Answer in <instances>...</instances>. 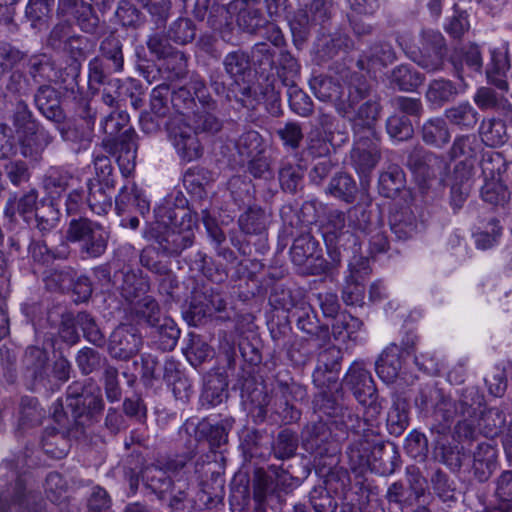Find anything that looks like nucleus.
<instances>
[{"instance_id":"2eb2a0df","label":"nucleus","mask_w":512,"mask_h":512,"mask_svg":"<svg viewBox=\"0 0 512 512\" xmlns=\"http://www.w3.org/2000/svg\"><path fill=\"white\" fill-rule=\"evenodd\" d=\"M352 163L360 176L368 175L380 159L379 148L375 136H355V144L351 151Z\"/></svg>"},{"instance_id":"c03bdc74","label":"nucleus","mask_w":512,"mask_h":512,"mask_svg":"<svg viewBox=\"0 0 512 512\" xmlns=\"http://www.w3.org/2000/svg\"><path fill=\"white\" fill-rule=\"evenodd\" d=\"M386 130L394 142H402L412 138L414 129L408 117L400 114L391 115L386 121Z\"/></svg>"},{"instance_id":"473e14b6","label":"nucleus","mask_w":512,"mask_h":512,"mask_svg":"<svg viewBox=\"0 0 512 512\" xmlns=\"http://www.w3.org/2000/svg\"><path fill=\"white\" fill-rule=\"evenodd\" d=\"M450 138L447 123L440 117L430 118L422 126V139L426 144L443 147Z\"/></svg>"},{"instance_id":"f8f14e48","label":"nucleus","mask_w":512,"mask_h":512,"mask_svg":"<svg viewBox=\"0 0 512 512\" xmlns=\"http://www.w3.org/2000/svg\"><path fill=\"white\" fill-rule=\"evenodd\" d=\"M444 56V38L440 32L434 30L423 31L418 51H411L412 60L428 72L442 69Z\"/></svg>"},{"instance_id":"052dcab7","label":"nucleus","mask_w":512,"mask_h":512,"mask_svg":"<svg viewBox=\"0 0 512 512\" xmlns=\"http://www.w3.org/2000/svg\"><path fill=\"white\" fill-rule=\"evenodd\" d=\"M160 342L165 350H172L178 342L180 337V330L177 328L172 319L164 318L162 323H159Z\"/></svg>"},{"instance_id":"37998d69","label":"nucleus","mask_w":512,"mask_h":512,"mask_svg":"<svg viewBox=\"0 0 512 512\" xmlns=\"http://www.w3.org/2000/svg\"><path fill=\"white\" fill-rule=\"evenodd\" d=\"M424 81V76L409 66L401 65L393 70L392 82L403 91H413Z\"/></svg>"},{"instance_id":"4d7b16f0","label":"nucleus","mask_w":512,"mask_h":512,"mask_svg":"<svg viewBox=\"0 0 512 512\" xmlns=\"http://www.w3.org/2000/svg\"><path fill=\"white\" fill-rule=\"evenodd\" d=\"M502 228L499 225V221L492 219L486 228V230L478 232L474 235L475 244L478 249L486 250L497 244L499 237L501 236Z\"/></svg>"},{"instance_id":"cd10ccee","label":"nucleus","mask_w":512,"mask_h":512,"mask_svg":"<svg viewBox=\"0 0 512 512\" xmlns=\"http://www.w3.org/2000/svg\"><path fill=\"white\" fill-rule=\"evenodd\" d=\"M151 52L164 58V68L171 73L172 78H181L185 75L187 69V57L182 51H173L166 55L164 48L161 47L160 40L157 37L149 38L147 42Z\"/></svg>"},{"instance_id":"79ce46f5","label":"nucleus","mask_w":512,"mask_h":512,"mask_svg":"<svg viewBox=\"0 0 512 512\" xmlns=\"http://www.w3.org/2000/svg\"><path fill=\"white\" fill-rule=\"evenodd\" d=\"M226 388V382L219 377L208 380L201 394L202 406L212 408L221 404L227 397Z\"/></svg>"},{"instance_id":"72a5a7b5","label":"nucleus","mask_w":512,"mask_h":512,"mask_svg":"<svg viewBox=\"0 0 512 512\" xmlns=\"http://www.w3.org/2000/svg\"><path fill=\"white\" fill-rule=\"evenodd\" d=\"M387 429L391 435L400 436L409 426V405L406 400L396 398L387 414Z\"/></svg>"},{"instance_id":"b1692460","label":"nucleus","mask_w":512,"mask_h":512,"mask_svg":"<svg viewBox=\"0 0 512 512\" xmlns=\"http://www.w3.org/2000/svg\"><path fill=\"white\" fill-rule=\"evenodd\" d=\"M186 95H188V93L184 89L171 93L170 86L168 84H159L153 88L151 92V110L156 116L163 117L168 113V103L171 101L179 113L178 116H181L182 111L180 110L181 107L178 104V100Z\"/></svg>"},{"instance_id":"69168bd1","label":"nucleus","mask_w":512,"mask_h":512,"mask_svg":"<svg viewBox=\"0 0 512 512\" xmlns=\"http://www.w3.org/2000/svg\"><path fill=\"white\" fill-rule=\"evenodd\" d=\"M392 104L396 110L406 117H420L423 112L422 103L418 98L399 96L392 100Z\"/></svg>"},{"instance_id":"2f4dec72","label":"nucleus","mask_w":512,"mask_h":512,"mask_svg":"<svg viewBox=\"0 0 512 512\" xmlns=\"http://www.w3.org/2000/svg\"><path fill=\"white\" fill-rule=\"evenodd\" d=\"M405 174L397 165H391L380 174L379 193L387 198H394L405 187Z\"/></svg>"},{"instance_id":"423d86ee","label":"nucleus","mask_w":512,"mask_h":512,"mask_svg":"<svg viewBox=\"0 0 512 512\" xmlns=\"http://www.w3.org/2000/svg\"><path fill=\"white\" fill-rule=\"evenodd\" d=\"M21 153L24 157L37 159L51 143L52 137L43 127L31 119L26 106H20L14 117Z\"/></svg>"},{"instance_id":"c9c22d12","label":"nucleus","mask_w":512,"mask_h":512,"mask_svg":"<svg viewBox=\"0 0 512 512\" xmlns=\"http://www.w3.org/2000/svg\"><path fill=\"white\" fill-rule=\"evenodd\" d=\"M482 142L490 147L503 145L507 140L506 124L501 119H484L479 128Z\"/></svg>"},{"instance_id":"e433bc0d","label":"nucleus","mask_w":512,"mask_h":512,"mask_svg":"<svg viewBox=\"0 0 512 512\" xmlns=\"http://www.w3.org/2000/svg\"><path fill=\"white\" fill-rule=\"evenodd\" d=\"M458 94L459 91L452 81L435 79L428 86L426 99L432 105L441 107L444 103L454 99Z\"/></svg>"},{"instance_id":"bf43d9fd","label":"nucleus","mask_w":512,"mask_h":512,"mask_svg":"<svg viewBox=\"0 0 512 512\" xmlns=\"http://www.w3.org/2000/svg\"><path fill=\"white\" fill-rule=\"evenodd\" d=\"M496 455L497 451L493 445L488 442L478 443L473 452L474 467L476 469L485 467L490 470L495 464Z\"/></svg>"},{"instance_id":"aec40b11","label":"nucleus","mask_w":512,"mask_h":512,"mask_svg":"<svg viewBox=\"0 0 512 512\" xmlns=\"http://www.w3.org/2000/svg\"><path fill=\"white\" fill-rule=\"evenodd\" d=\"M402 355L400 347L389 344L381 353L375 363V370L378 377L386 384L393 383L402 369Z\"/></svg>"},{"instance_id":"a211bd4d","label":"nucleus","mask_w":512,"mask_h":512,"mask_svg":"<svg viewBox=\"0 0 512 512\" xmlns=\"http://www.w3.org/2000/svg\"><path fill=\"white\" fill-rule=\"evenodd\" d=\"M367 92H369V90ZM367 95L368 93H366L363 100L366 98ZM359 103L360 100L355 104L352 113H350L349 115L342 116L348 118L353 123L355 136H375L373 125L379 116L380 105L376 99L372 98L366 100L360 106H358Z\"/></svg>"},{"instance_id":"0eeeda50","label":"nucleus","mask_w":512,"mask_h":512,"mask_svg":"<svg viewBox=\"0 0 512 512\" xmlns=\"http://www.w3.org/2000/svg\"><path fill=\"white\" fill-rule=\"evenodd\" d=\"M168 140L182 162L189 163L203 155V146L197 131L187 122V117H174L168 125Z\"/></svg>"},{"instance_id":"864d4df0","label":"nucleus","mask_w":512,"mask_h":512,"mask_svg":"<svg viewBox=\"0 0 512 512\" xmlns=\"http://www.w3.org/2000/svg\"><path fill=\"white\" fill-rule=\"evenodd\" d=\"M110 88L115 89V93L118 97H129L132 100V104L137 107L140 101L139 95L141 94V84L138 80L128 78L125 81L120 79H112L108 82Z\"/></svg>"},{"instance_id":"09e8293b","label":"nucleus","mask_w":512,"mask_h":512,"mask_svg":"<svg viewBox=\"0 0 512 512\" xmlns=\"http://www.w3.org/2000/svg\"><path fill=\"white\" fill-rule=\"evenodd\" d=\"M298 447L297 435L289 429L279 432L273 445V452L278 459H287L292 457Z\"/></svg>"},{"instance_id":"4be33fe9","label":"nucleus","mask_w":512,"mask_h":512,"mask_svg":"<svg viewBox=\"0 0 512 512\" xmlns=\"http://www.w3.org/2000/svg\"><path fill=\"white\" fill-rule=\"evenodd\" d=\"M361 269H356L355 265H350V274L346 278V283L342 291V299L346 305L360 306L363 303L365 288L360 280L368 275L366 261L361 260Z\"/></svg>"},{"instance_id":"4468645a","label":"nucleus","mask_w":512,"mask_h":512,"mask_svg":"<svg viewBox=\"0 0 512 512\" xmlns=\"http://www.w3.org/2000/svg\"><path fill=\"white\" fill-rule=\"evenodd\" d=\"M384 454V445L380 443H372L366 439H360L353 444L347 450V456L351 469L363 470L369 468L372 471H380L381 473H391L393 469L383 468L381 470V463H378L382 459Z\"/></svg>"},{"instance_id":"f257e3e1","label":"nucleus","mask_w":512,"mask_h":512,"mask_svg":"<svg viewBox=\"0 0 512 512\" xmlns=\"http://www.w3.org/2000/svg\"><path fill=\"white\" fill-rule=\"evenodd\" d=\"M436 404L432 418L438 424V431L444 432L459 415L455 429L460 438H473L476 427L482 428L486 435L493 436L505 425L506 417L498 408L483 409V396L475 388H467L458 403L435 391Z\"/></svg>"},{"instance_id":"ea45409f","label":"nucleus","mask_w":512,"mask_h":512,"mask_svg":"<svg viewBox=\"0 0 512 512\" xmlns=\"http://www.w3.org/2000/svg\"><path fill=\"white\" fill-rule=\"evenodd\" d=\"M74 180L75 179L68 170L59 167H52L48 170L45 176L44 187L51 196H60L62 192L72 185Z\"/></svg>"},{"instance_id":"0e129e2a","label":"nucleus","mask_w":512,"mask_h":512,"mask_svg":"<svg viewBox=\"0 0 512 512\" xmlns=\"http://www.w3.org/2000/svg\"><path fill=\"white\" fill-rule=\"evenodd\" d=\"M302 178V171L299 166L283 165L279 170V181L284 190L293 192Z\"/></svg>"},{"instance_id":"7c9ffc66","label":"nucleus","mask_w":512,"mask_h":512,"mask_svg":"<svg viewBox=\"0 0 512 512\" xmlns=\"http://www.w3.org/2000/svg\"><path fill=\"white\" fill-rule=\"evenodd\" d=\"M395 60V53L389 44H378L370 49L358 60V67L361 70L376 71L377 69L391 64Z\"/></svg>"},{"instance_id":"680f3d73","label":"nucleus","mask_w":512,"mask_h":512,"mask_svg":"<svg viewBox=\"0 0 512 512\" xmlns=\"http://www.w3.org/2000/svg\"><path fill=\"white\" fill-rule=\"evenodd\" d=\"M113 72L111 65H106L103 59L93 58L88 64V82L90 88L94 85L99 86L104 83L107 74Z\"/></svg>"},{"instance_id":"a878e982","label":"nucleus","mask_w":512,"mask_h":512,"mask_svg":"<svg viewBox=\"0 0 512 512\" xmlns=\"http://www.w3.org/2000/svg\"><path fill=\"white\" fill-rule=\"evenodd\" d=\"M415 177L422 184L436 177L437 173L442 169L444 162L433 153L424 152L422 154L412 155L408 162Z\"/></svg>"},{"instance_id":"1a4fd4ad","label":"nucleus","mask_w":512,"mask_h":512,"mask_svg":"<svg viewBox=\"0 0 512 512\" xmlns=\"http://www.w3.org/2000/svg\"><path fill=\"white\" fill-rule=\"evenodd\" d=\"M319 244L310 235L296 238L290 249L292 262L303 274L320 275L327 273L330 264L318 253Z\"/></svg>"},{"instance_id":"9b49d317","label":"nucleus","mask_w":512,"mask_h":512,"mask_svg":"<svg viewBox=\"0 0 512 512\" xmlns=\"http://www.w3.org/2000/svg\"><path fill=\"white\" fill-rule=\"evenodd\" d=\"M480 147L481 145L475 135H460L454 139L450 155L454 159L463 158V160L455 167L456 184L452 187V192L455 191L458 184L464 186L465 190L468 189L469 181L474 175L472 160L476 157Z\"/></svg>"},{"instance_id":"39448f33","label":"nucleus","mask_w":512,"mask_h":512,"mask_svg":"<svg viewBox=\"0 0 512 512\" xmlns=\"http://www.w3.org/2000/svg\"><path fill=\"white\" fill-rule=\"evenodd\" d=\"M66 239L79 243L81 253L86 257L97 258L106 251L108 234L98 223L87 218H79L69 223Z\"/></svg>"},{"instance_id":"603ef678","label":"nucleus","mask_w":512,"mask_h":512,"mask_svg":"<svg viewBox=\"0 0 512 512\" xmlns=\"http://www.w3.org/2000/svg\"><path fill=\"white\" fill-rule=\"evenodd\" d=\"M127 189L128 187L124 186L116 198L117 208L120 209L121 205L132 204L137 207L141 215L148 213L150 210V202L145 195L134 185L131 187V194L127 192Z\"/></svg>"},{"instance_id":"338daca9","label":"nucleus","mask_w":512,"mask_h":512,"mask_svg":"<svg viewBox=\"0 0 512 512\" xmlns=\"http://www.w3.org/2000/svg\"><path fill=\"white\" fill-rule=\"evenodd\" d=\"M503 182L486 181L481 190V196L485 202L498 205L506 199V189Z\"/></svg>"},{"instance_id":"774afa93","label":"nucleus","mask_w":512,"mask_h":512,"mask_svg":"<svg viewBox=\"0 0 512 512\" xmlns=\"http://www.w3.org/2000/svg\"><path fill=\"white\" fill-rule=\"evenodd\" d=\"M196 131L216 133L221 129V121L209 112H197L194 114Z\"/></svg>"},{"instance_id":"c756f323","label":"nucleus","mask_w":512,"mask_h":512,"mask_svg":"<svg viewBox=\"0 0 512 512\" xmlns=\"http://www.w3.org/2000/svg\"><path fill=\"white\" fill-rule=\"evenodd\" d=\"M35 104L47 119L54 122H60L63 119L58 94L54 88L41 86L35 95Z\"/></svg>"},{"instance_id":"f3484780","label":"nucleus","mask_w":512,"mask_h":512,"mask_svg":"<svg viewBox=\"0 0 512 512\" xmlns=\"http://www.w3.org/2000/svg\"><path fill=\"white\" fill-rule=\"evenodd\" d=\"M332 335L336 341L345 344L347 349L363 344L367 339L363 322L350 314H342L335 319Z\"/></svg>"},{"instance_id":"ddd939ff","label":"nucleus","mask_w":512,"mask_h":512,"mask_svg":"<svg viewBox=\"0 0 512 512\" xmlns=\"http://www.w3.org/2000/svg\"><path fill=\"white\" fill-rule=\"evenodd\" d=\"M186 457L167 463L163 469L157 465L147 466L141 473L142 481L150 488L160 499H165L168 495L171 499L180 501L182 496L173 493L174 485L168 472H174L186 464Z\"/></svg>"},{"instance_id":"dca6fc26","label":"nucleus","mask_w":512,"mask_h":512,"mask_svg":"<svg viewBox=\"0 0 512 512\" xmlns=\"http://www.w3.org/2000/svg\"><path fill=\"white\" fill-rule=\"evenodd\" d=\"M142 339L137 329L131 325H120L110 336L109 353L117 359H128L135 355L141 346Z\"/></svg>"},{"instance_id":"5fc2aeb1","label":"nucleus","mask_w":512,"mask_h":512,"mask_svg":"<svg viewBox=\"0 0 512 512\" xmlns=\"http://www.w3.org/2000/svg\"><path fill=\"white\" fill-rule=\"evenodd\" d=\"M224 67L227 74L237 81L239 77L249 70V58L244 52H231L224 59Z\"/></svg>"},{"instance_id":"58836bf2","label":"nucleus","mask_w":512,"mask_h":512,"mask_svg":"<svg viewBox=\"0 0 512 512\" xmlns=\"http://www.w3.org/2000/svg\"><path fill=\"white\" fill-rule=\"evenodd\" d=\"M357 186L352 177L346 173L335 175L327 188V193L335 198H339L347 203L355 199Z\"/></svg>"},{"instance_id":"f03ea898","label":"nucleus","mask_w":512,"mask_h":512,"mask_svg":"<svg viewBox=\"0 0 512 512\" xmlns=\"http://www.w3.org/2000/svg\"><path fill=\"white\" fill-rule=\"evenodd\" d=\"M155 223L144 231V237L155 240L167 256H177L192 246L195 218L184 208L161 204L154 210Z\"/></svg>"},{"instance_id":"20e7f679","label":"nucleus","mask_w":512,"mask_h":512,"mask_svg":"<svg viewBox=\"0 0 512 512\" xmlns=\"http://www.w3.org/2000/svg\"><path fill=\"white\" fill-rule=\"evenodd\" d=\"M344 382L364 407V420L368 425L373 426L381 413L382 406L378 401L374 380L365 363L354 361L344 377Z\"/></svg>"},{"instance_id":"de8ad7c7","label":"nucleus","mask_w":512,"mask_h":512,"mask_svg":"<svg viewBox=\"0 0 512 512\" xmlns=\"http://www.w3.org/2000/svg\"><path fill=\"white\" fill-rule=\"evenodd\" d=\"M48 359L45 349L39 347H29L25 353V362L28 371L36 381H42L46 376L45 365Z\"/></svg>"},{"instance_id":"13d9d810","label":"nucleus","mask_w":512,"mask_h":512,"mask_svg":"<svg viewBox=\"0 0 512 512\" xmlns=\"http://www.w3.org/2000/svg\"><path fill=\"white\" fill-rule=\"evenodd\" d=\"M136 312L151 326L160 323V309L157 302L151 296H144L136 304Z\"/></svg>"},{"instance_id":"a19ab883","label":"nucleus","mask_w":512,"mask_h":512,"mask_svg":"<svg viewBox=\"0 0 512 512\" xmlns=\"http://www.w3.org/2000/svg\"><path fill=\"white\" fill-rule=\"evenodd\" d=\"M236 148L243 158H256L264 152L263 139L257 131L249 130L239 137Z\"/></svg>"},{"instance_id":"6e6d98bb","label":"nucleus","mask_w":512,"mask_h":512,"mask_svg":"<svg viewBox=\"0 0 512 512\" xmlns=\"http://www.w3.org/2000/svg\"><path fill=\"white\" fill-rule=\"evenodd\" d=\"M288 101L290 108L298 115L306 117L312 112V101L310 97L296 86L288 90Z\"/></svg>"},{"instance_id":"bb28decb","label":"nucleus","mask_w":512,"mask_h":512,"mask_svg":"<svg viewBox=\"0 0 512 512\" xmlns=\"http://www.w3.org/2000/svg\"><path fill=\"white\" fill-rule=\"evenodd\" d=\"M444 116L452 126L463 131L474 129L479 120L478 111L468 101L447 108Z\"/></svg>"},{"instance_id":"c85d7f7f","label":"nucleus","mask_w":512,"mask_h":512,"mask_svg":"<svg viewBox=\"0 0 512 512\" xmlns=\"http://www.w3.org/2000/svg\"><path fill=\"white\" fill-rule=\"evenodd\" d=\"M390 225L397 238L406 240L418 234L423 224L410 208H404L391 216Z\"/></svg>"},{"instance_id":"3c124183","label":"nucleus","mask_w":512,"mask_h":512,"mask_svg":"<svg viewBox=\"0 0 512 512\" xmlns=\"http://www.w3.org/2000/svg\"><path fill=\"white\" fill-rule=\"evenodd\" d=\"M196 35L193 22L186 18H179L172 23L168 30V37L173 42L185 45L191 42Z\"/></svg>"},{"instance_id":"6ab92c4d","label":"nucleus","mask_w":512,"mask_h":512,"mask_svg":"<svg viewBox=\"0 0 512 512\" xmlns=\"http://www.w3.org/2000/svg\"><path fill=\"white\" fill-rule=\"evenodd\" d=\"M116 154L117 163L121 174L128 178L135 170L136 160V133L133 129L123 131V135L112 145Z\"/></svg>"},{"instance_id":"49530a36","label":"nucleus","mask_w":512,"mask_h":512,"mask_svg":"<svg viewBox=\"0 0 512 512\" xmlns=\"http://www.w3.org/2000/svg\"><path fill=\"white\" fill-rule=\"evenodd\" d=\"M121 289L123 296L127 300L133 302L134 299L147 292L148 283L141 274L135 271H130L124 274Z\"/></svg>"},{"instance_id":"e2e57ef3","label":"nucleus","mask_w":512,"mask_h":512,"mask_svg":"<svg viewBox=\"0 0 512 512\" xmlns=\"http://www.w3.org/2000/svg\"><path fill=\"white\" fill-rule=\"evenodd\" d=\"M77 323L81 326L86 339L96 345H101L104 336L96 326L93 318L87 313H80L77 316Z\"/></svg>"},{"instance_id":"412c9836","label":"nucleus","mask_w":512,"mask_h":512,"mask_svg":"<svg viewBox=\"0 0 512 512\" xmlns=\"http://www.w3.org/2000/svg\"><path fill=\"white\" fill-rule=\"evenodd\" d=\"M58 12L68 20L75 19L84 32L93 33L96 29L97 19L89 17L91 7L83 0H59Z\"/></svg>"},{"instance_id":"a18cd8bd","label":"nucleus","mask_w":512,"mask_h":512,"mask_svg":"<svg viewBox=\"0 0 512 512\" xmlns=\"http://www.w3.org/2000/svg\"><path fill=\"white\" fill-rule=\"evenodd\" d=\"M88 195L86 202L91 211L97 215L106 214L111 208V197L106 194L99 183L90 180L87 183Z\"/></svg>"},{"instance_id":"6e6552de","label":"nucleus","mask_w":512,"mask_h":512,"mask_svg":"<svg viewBox=\"0 0 512 512\" xmlns=\"http://www.w3.org/2000/svg\"><path fill=\"white\" fill-rule=\"evenodd\" d=\"M322 235L333 263L340 261L338 248L356 245L357 236L351 226L346 224L345 214L341 211H330L322 225Z\"/></svg>"},{"instance_id":"8fccbe9b","label":"nucleus","mask_w":512,"mask_h":512,"mask_svg":"<svg viewBox=\"0 0 512 512\" xmlns=\"http://www.w3.org/2000/svg\"><path fill=\"white\" fill-rule=\"evenodd\" d=\"M100 50L102 56L110 62L112 71H122L124 63L122 55V45L117 38H105L101 43Z\"/></svg>"},{"instance_id":"5701e85b","label":"nucleus","mask_w":512,"mask_h":512,"mask_svg":"<svg viewBox=\"0 0 512 512\" xmlns=\"http://www.w3.org/2000/svg\"><path fill=\"white\" fill-rule=\"evenodd\" d=\"M491 60L486 71L489 83L495 85L501 91L508 90L506 72L510 68L508 49L505 46L490 50Z\"/></svg>"},{"instance_id":"4c0bfd02","label":"nucleus","mask_w":512,"mask_h":512,"mask_svg":"<svg viewBox=\"0 0 512 512\" xmlns=\"http://www.w3.org/2000/svg\"><path fill=\"white\" fill-rule=\"evenodd\" d=\"M129 115L126 111L115 110L106 116L100 123L103 132L107 135V143L115 145V142L123 135L122 130H127Z\"/></svg>"},{"instance_id":"393cba45","label":"nucleus","mask_w":512,"mask_h":512,"mask_svg":"<svg viewBox=\"0 0 512 512\" xmlns=\"http://www.w3.org/2000/svg\"><path fill=\"white\" fill-rule=\"evenodd\" d=\"M480 165L486 181L505 182L509 179L508 172L511 170L512 163H507L499 152L492 150L484 152Z\"/></svg>"},{"instance_id":"9d476101","label":"nucleus","mask_w":512,"mask_h":512,"mask_svg":"<svg viewBox=\"0 0 512 512\" xmlns=\"http://www.w3.org/2000/svg\"><path fill=\"white\" fill-rule=\"evenodd\" d=\"M104 407L100 391L97 387H82L75 383L68 388L65 401V414L70 412L75 421L80 422L84 415L92 418Z\"/></svg>"},{"instance_id":"7ed1b4c3","label":"nucleus","mask_w":512,"mask_h":512,"mask_svg":"<svg viewBox=\"0 0 512 512\" xmlns=\"http://www.w3.org/2000/svg\"><path fill=\"white\" fill-rule=\"evenodd\" d=\"M310 88L319 100L334 103L340 115H349L353 112L355 104L366 95L368 84L362 75L344 70L339 78H313L310 81Z\"/></svg>"},{"instance_id":"f704fd0d","label":"nucleus","mask_w":512,"mask_h":512,"mask_svg":"<svg viewBox=\"0 0 512 512\" xmlns=\"http://www.w3.org/2000/svg\"><path fill=\"white\" fill-rule=\"evenodd\" d=\"M268 215L257 206L249 207L238 219L241 231L248 235L263 233L267 228Z\"/></svg>"}]
</instances>
